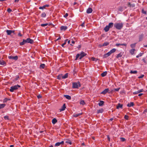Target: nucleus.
Segmentation results:
<instances>
[{
	"instance_id": "f257e3e1",
	"label": "nucleus",
	"mask_w": 147,
	"mask_h": 147,
	"mask_svg": "<svg viewBox=\"0 0 147 147\" xmlns=\"http://www.w3.org/2000/svg\"><path fill=\"white\" fill-rule=\"evenodd\" d=\"M86 54L84 52H82L78 54L76 56L75 60H76L79 57L80 59H81L84 56L86 55Z\"/></svg>"
},
{
	"instance_id": "f03ea898",
	"label": "nucleus",
	"mask_w": 147,
	"mask_h": 147,
	"mask_svg": "<svg viewBox=\"0 0 147 147\" xmlns=\"http://www.w3.org/2000/svg\"><path fill=\"white\" fill-rule=\"evenodd\" d=\"M123 25L122 23H115L114 25V26L117 29L120 30L123 28Z\"/></svg>"
},
{
	"instance_id": "7ed1b4c3",
	"label": "nucleus",
	"mask_w": 147,
	"mask_h": 147,
	"mask_svg": "<svg viewBox=\"0 0 147 147\" xmlns=\"http://www.w3.org/2000/svg\"><path fill=\"white\" fill-rule=\"evenodd\" d=\"M20 86L19 85H17L10 87L9 90L10 92H12L15 90H17L18 88H20Z\"/></svg>"
},
{
	"instance_id": "20e7f679",
	"label": "nucleus",
	"mask_w": 147,
	"mask_h": 147,
	"mask_svg": "<svg viewBox=\"0 0 147 147\" xmlns=\"http://www.w3.org/2000/svg\"><path fill=\"white\" fill-rule=\"evenodd\" d=\"M80 86L79 82H73L72 83V88H78Z\"/></svg>"
},
{
	"instance_id": "39448f33",
	"label": "nucleus",
	"mask_w": 147,
	"mask_h": 147,
	"mask_svg": "<svg viewBox=\"0 0 147 147\" xmlns=\"http://www.w3.org/2000/svg\"><path fill=\"white\" fill-rule=\"evenodd\" d=\"M109 89L108 88H106L103 91L101 92V94H106L107 92H109V93H111L113 91V90H112L111 92H109Z\"/></svg>"
},
{
	"instance_id": "423d86ee",
	"label": "nucleus",
	"mask_w": 147,
	"mask_h": 147,
	"mask_svg": "<svg viewBox=\"0 0 147 147\" xmlns=\"http://www.w3.org/2000/svg\"><path fill=\"white\" fill-rule=\"evenodd\" d=\"M8 58L9 59H12L15 60H16L18 59V57L17 56H10L8 57Z\"/></svg>"
},
{
	"instance_id": "0eeeda50",
	"label": "nucleus",
	"mask_w": 147,
	"mask_h": 147,
	"mask_svg": "<svg viewBox=\"0 0 147 147\" xmlns=\"http://www.w3.org/2000/svg\"><path fill=\"white\" fill-rule=\"evenodd\" d=\"M26 40L27 43H29L31 44H32L34 42V40L29 38H28L26 39Z\"/></svg>"
},
{
	"instance_id": "6e6552de",
	"label": "nucleus",
	"mask_w": 147,
	"mask_h": 147,
	"mask_svg": "<svg viewBox=\"0 0 147 147\" xmlns=\"http://www.w3.org/2000/svg\"><path fill=\"white\" fill-rule=\"evenodd\" d=\"M0 64L2 65H6V63L4 61L1 59L0 57Z\"/></svg>"
},
{
	"instance_id": "1a4fd4ad",
	"label": "nucleus",
	"mask_w": 147,
	"mask_h": 147,
	"mask_svg": "<svg viewBox=\"0 0 147 147\" xmlns=\"http://www.w3.org/2000/svg\"><path fill=\"white\" fill-rule=\"evenodd\" d=\"M67 28V27L66 26H61L60 27V30L62 31H65Z\"/></svg>"
},
{
	"instance_id": "9d476101",
	"label": "nucleus",
	"mask_w": 147,
	"mask_h": 147,
	"mask_svg": "<svg viewBox=\"0 0 147 147\" xmlns=\"http://www.w3.org/2000/svg\"><path fill=\"white\" fill-rule=\"evenodd\" d=\"M49 6V5L47 4L45 5L42 6L40 7L39 8V9H45L46 7H48Z\"/></svg>"
},
{
	"instance_id": "9b49d317",
	"label": "nucleus",
	"mask_w": 147,
	"mask_h": 147,
	"mask_svg": "<svg viewBox=\"0 0 147 147\" xmlns=\"http://www.w3.org/2000/svg\"><path fill=\"white\" fill-rule=\"evenodd\" d=\"M27 43L26 40L23 39V41L22 42L20 43V45H24L26 43Z\"/></svg>"
},
{
	"instance_id": "f8f14e48",
	"label": "nucleus",
	"mask_w": 147,
	"mask_h": 147,
	"mask_svg": "<svg viewBox=\"0 0 147 147\" xmlns=\"http://www.w3.org/2000/svg\"><path fill=\"white\" fill-rule=\"evenodd\" d=\"M111 54V53L110 52V51H109L104 55V57L105 58H106L110 55Z\"/></svg>"
},
{
	"instance_id": "ddd939ff",
	"label": "nucleus",
	"mask_w": 147,
	"mask_h": 147,
	"mask_svg": "<svg viewBox=\"0 0 147 147\" xmlns=\"http://www.w3.org/2000/svg\"><path fill=\"white\" fill-rule=\"evenodd\" d=\"M64 141H62L61 142H58L56 143L55 144V146H59L61 144H64Z\"/></svg>"
},
{
	"instance_id": "4468645a",
	"label": "nucleus",
	"mask_w": 147,
	"mask_h": 147,
	"mask_svg": "<svg viewBox=\"0 0 147 147\" xmlns=\"http://www.w3.org/2000/svg\"><path fill=\"white\" fill-rule=\"evenodd\" d=\"M128 6L129 7H134L135 6V5L134 4H131L130 2H128Z\"/></svg>"
},
{
	"instance_id": "2eb2a0df",
	"label": "nucleus",
	"mask_w": 147,
	"mask_h": 147,
	"mask_svg": "<svg viewBox=\"0 0 147 147\" xmlns=\"http://www.w3.org/2000/svg\"><path fill=\"white\" fill-rule=\"evenodd\" d=\"M92 9L91 8H89L86 11V13H92Z\"/></svg>"
},
{
	"instance_id": "dca6fc26",
	"label": "nucleus",
	"mask_w": 147,
	"mask_h": 147,
	"mask_svg": "<svg viewBox=\"0 0 147 147\" xmlns=\"http://www.w3.org/2000/svg\"><path fill=\"white\" fill-rule=\"evenodd\" d=\"M82 114V113H75L73 115V116L74 117H76Z\"/></svg>"
},
{
	"instance_id": "f3484780",
	"label": "nucleus",
	"mask_w": 147,
	"mask_h": 147,
	"mask_svg": "<svg viewBox=\"0 0 147 147\" xmlns=\"http://www.w3.org/2000/svg\"><path fill=\"white\" fill-rule=\"evenodd\" d=\"M65 142L70 145L72 144L71 141L68 139H66L65 140Z\"/></svg>"
},
{
	"instance_id": "a211bd4d",
	"label": "nucleus",
	"mask_w": 147,
	"mask_h": 147,
	"mask_svg": "<svg viewBox=\"0 0 147 147\" xmlns=\"http://www.w3.org/2000/svg\"><path fill=\"white\" fill-rule=\"evenodd\" d=\"M66 108L65 105V104H64L62 107L60 109V111H63Z\"/></svg>"
},
{
	"instance_id": "6ab92c4d",
	"label": "nucleus",
	"mask_w": 147,
	"mask_h": 147,
	"mask_svg": "<svg viewBox=\"0 0 147 147\" xmlns=\"http://www.w3.org/2000/svg\"><path fill=\"white\" fill-rule=\"evenodd\" d=\"M122 106L123 105L122 104L119 103L117 106V109H118L120 108H122Z\"/></svg>"
},
{
	"instance_id": "aec40b11",
	"label": "nucleus",
	"mask_w": 147,
	"mask_h": 147,
	"mask_svg": "<svg viewBox=\"0 0 147 147\" xmlns=\"http://www.w3.org/2000/svg\"><path fill=\"white\" fill-rule=\"evenodd\" d=\"M64 96L68 100H70L71 98V97L69 95H64Z\"/></svg>"
},
{
	"instance_id": "412c9836",
	"label": "nucleus",
	"mask_w": 147,
	"mask_h": 147,
	"mask_svg": "<svg viewBox=\"0 0 147 147\" xmlns=\"http://www.w3.org/2000/svg\"><path fill=\"white\" fill-rule=\"evenodd\" d=\"M113 23L112 22H110L109 24L107 26L108 27L110 28L113 27Z\"/></svg>"
},
{
	"instance_id": "4be33fe9",
	"label": "nucleus",
	"mask_w": 147,
	"mask_h": 147,
	"mask_svg": "<svg viewBox=\"0 0 147 147\" xmlns=\"http://www.w3.org/2000/svg\"><path fill=\"white\" fill-rule=\"evenodd\" d=\"M57 122V120L56 118H54L52 120V123L53 124H55Z\"/></svg>"
},
{
	"instance_id": "5701e85b",
	"label": "nucleus",
	"mask_w": 147,
	"mask_h": 147,
	"mask_svg": "<svg viewBox=\"0 0 147 147\" xmlns=\"http://www.w3.org/2000/svg\"><path fill=\"white\" fill-rule=\"evenodd\" d=\"M103 111V110L102 109H100L98 110H97V113L98 114L99 113H102Z\"/></svg>"
},
{
	"instance_id": "b1692460",
	"label": "nucleus",
	"mask_w": 147,
	"mask_h": 147,
	"mask_svg": "<svg viewBox=\"0 0 147 147\" xmlns=\"http://www.w3.org/2000/svg\"><path fill=\"white\" fill-rule=\"evenodd\" d=\"M107 74V72L106 71H104L101 74V76L102 77H103L105 76Z\"/></svg>"
},
{
	"instance_id": "393cba45",
	"label": "nucleus",
	"mask_w": 147,
	"mask_h": 147,
	"mask_svg": "<svg viewBox=\"0 0 147 147\" xmlns=\"http://www.w3.org/2000/svg\"><path fill=\"white\" fill-rule=\"evenodd\" d=\"M135 51V49H132L130 50L129 52L131 55H133L134 54V52Z\"/></svg>"
},
{
	"instance_id": "a878e982",
	"label": "nucleus",
	"mask_w": 147,
	"mask_h": 147,
	"mask_svg": "<svg viewBox=\"0 0 147 147\" xmlns=\"http://www.w3.org/2000/svg\"><path fill=\"white\" fill-rule=\"evenodd\" d=\"M109 28L107 26L104 28V30H105V31L106 32H107L109 30Z\"/></svg>"
},
{
	"instance_id": "bb28decb",
	"label": "nucleus",
	"mask_w": 147,
	"mask_h": 147,
	"mask_svg": "<svg viewBox=\"0 0 147 147\" xmlns=\"http://www.w3.org/2000/svg\"><path fill=\"white\" fill-rule=\"evenodd\" d=\"M134 105V102H131L130 103H128L127 105L128 107H131L133 106Z\"/></svg>"
},
{
	"instance_id": "cd10ccee",
	"label": "nucleus",
	"mask_w": 147,
	"mask_h": 147,
	"mask_svg": "<svg viewBox=\"0 0 147 147\" xmlns=\"http://www.w3.org/2000/svg\"><path fill=\"white\" fill-rule=\"evenodd\" d=\"M104 102L103 101L100 100L98 104V105L100 106H102L103 105Z\"/></svg>"
},
{
	"instance_id": "c85d7f7f",
	"label": "nucleus",
	"mask_w": 147,
	"mask_h": 147,
	"mask_svg": "<svg viewBox=\"0 0 147 147\" xmlns=\"http://www.w3.org/2000/svg\"><path fill=\"white\" fill-rule=\"evenodd\" d=\"M68 77V73H66L64 75L62 76V79H65Z\"/></svg>"
},
{
	"instance_id": "c756f323",
	"label": "nucleus",
	"mask_w": 147,
	"mask_h": 147,
	"mask_svg": "<svg viewBox=\"0 0 147 147\" xmlns=\"http://www.w3.org/2000/svg\"><path fill=\"white\" fill-rule=\"evenodd\" d=\"M6 105L5 104H0V109L4 108L5 106Z\"/></svg>"
},
{
	"instance_id": "7c9ffc66",
	"label": "nucleus",
	"mask_w": 147,
	"mask_h": 147,
	"mask_svg": "<svg viewBox=\"0 0 147 147\" xmlns=\"http://www.w3.org/2000/svg\"><path fill=\"white\" fill-rule=\"evenodd\" d=\"M11 30H6V32L8 35H10L11 34Z\"/></svg>"
},
{
	"instance_id": "2f4dec72",
	"label": "nucleus",
	"mask_w": 147,
	"mask_h": 147,
	"mask_svg": "<svg viewBox=\"0 0 147 147\" xmlns=\"http://www.w3.org/2000/svg\"><path fill=\"white\" fill-rule=\"evenodd\" d=\"M45 64H41L40 65V69H44L45 67Z\"/></svg>"
},
{
	"instance_id": "473e14b6",
	"label": "nucleus",
	"mask_w": 147,
	"mask_h": 147,
	"mask_svg": "<svg viewBox=\"0 0 147 147\" xmlns=\"http://www.w3.org/2000/svg\"><path fill=\"white\" fill-rule=\"evenodd\" d=\"M120 45H122V46H126V44H120L119 43H117L116 44V46L118 47Z\"/></svg>"
},
{
	"instance_id": "72a5a7b5",
	"label": "nucleus",
	"mask_w": 147,
	"mask_h": 147,
	"mask_svg": "<svg viewBox=\"0 0 147 147\" xmlns=\"http://www.w3.org/2000/svg\"><path fill=\"white\" fill-rule=\"evenodd\" d=\"M136 44V43L131 44L130 45V47L131 48H134L135 47Z\"/></svg>"
},
{
	"instance_id": "f704fd0d",
	"label": "nucleus",
	"mask_w": 147,
	"mask_h": 147,
	"mask_svg": "<svg viewBox=\"0 0 147 147\" xmlns=\"http://www.w3.org/2000/svg\"><path fill=\"white\" fill-rule=\"evenodd\" d=\"M46 14L45 12L42 13L41 14V16L42 18H45L46 16Z\"/></svg>"
},
{
	"instance_id": "c9c22d12",
	"label": "nucleus",
	"mask_w": 147,
	"mask_h": 147,
	"mask_svg": "<svg viewBox=\"0 0 147 147\" xmlns=\"http://www.w3.org/2000/svg\"><path fill=\"white\" fill-rule=\"evenodd\" d=\"M10 99H8V98H5L4 100H3V102H6L8 100H10Z\"/></svg>"
},
{
	"instance_id": "e433bc0d",
	"label": "nucleus",
	"mask_w": 147,
	"mask_h": 147,
	"mask_svg": "<svg viewBox=\"0 0 147 147\" xmlns=\"http://www.w3.org/2000/svg\"><path fill=\"white\" fill-rule=\"evenodd\" d=\"M116 51V49L115 48H113L110 51L111 53V54L115 52Z\"/></svg>"
},
{
	"instance_id": "4c0bfd02",
	"label": "nucleus",
	"mask_w": 147,
	"mask_h": 147,
	"mask_svg": "<svg viewBox=\"0 0 147 147\" xmlns=\"http://www.w3.org/2000/svg\"><path fill=\"white\" fill-rule=\"evenodd\" d=\"M62 74L59 75L57 77V79L59 80L61 79V78H62Z\"/></svg>"
},
{
	"instance_id": "58836bf2",
	"label": "nucleus",
	"mask_w": 147,
	"mask_h": 147,
	"mask_svg": "<svg viewBox=\"0 0 147 147\" xmlns=\"http://www.w3.org/2000/svg\"><path fill=\"white\" fill-rule=\"evenodd\" d=\"M109 43L108 42H104L102 45V46H106L109 45Z\"/></svg>"
},
{
	"instance_id": "ea45409f",
	"label": "nucleus",
	"mask_w": 147,
	"mask_h": 147,
	"mask_svg": "<svg viewBox=\"0 0 147 147\" xmlns=\"http://www.w3.org/2000/svg\"><path fill=\"white\" fill-rule=\"evenodd\" d=\"M80 103L81 105H84L85 104V103L84 100H82L80 101Z\"/></svg>"
},
{
	"instance_id": "a19ab883",
	"label": "nucleus",
	"mask_w": 147,
	"mask_h": 147,
	"mask_svg": "<svg viewBox=\"0 0 147 147\" xmlns=\"http://www.w3.org/2000/svg\"><path fill=\"white\" fill-rule=\"evenodd\" d=\"M122 55L121 54V53L118 54L117 56L116 57V58H118L119 57H122Z\"/></svg>"
},
{
	"instance_id": "79ce46f5",
	"label": "nucleus",
	"mask_w": 147,
	"mask_h": 147,
	"mask_svg": "<svg viewBox=\"0 0 147 147\" xmlns=\"http://www.w3.org/2000/svg\"><path fill=\"white\" fill-rule=\"evenodd\" d=\"M68 39H66L65 40V41H64V43L62 45H61V46L63 47H64V46L66 44V42H67V40Z\"/></svg>"
},
{
	"instance_id": "37998d69",
	"label": "nucleus",
	"mask_w": 147,
	"mask_h": 147,
	"mask_svg": "<svg viewBox=\"0 0 147 147\" xmlns=\"http://www.w3.org/2000/svg\"><path fill=\"white\" fill-rule=\"evenodd\" d=\"M123 8L122 7L120 6L118 8V10L119 11H123Z\"/></svg>"
},
{
	"instance_id": "c03bdc74",
	"label": "nucleus",
	"mask_w": 147,
	"mask_h": 147,
	"mask_svg": "<svg viewBox=\"0 0 147 147\" xmlns=\"http://www.w3.org/2000/svg\"><path fill=\"white\" fill-rule=\"evenodd\" d=\"M137 71H132V70H131L130 72V73L131 74H136L137 73Z\"/></svg>"
},
{
	"instance_id": "a18cd8bd",
	"label": "nucleus",
	"mask_w": 147,
	"mask_h": 147,
	"mask_svg": "<svg viewBox=\"0 0 147 147\" xmlns=\"http://www.w3.org/2000/svg\"><path fill=\"white\" fill-rule=\"evenodd\" d=\"M124 118L127 120H128L129 119V116L128 115H125L124 116Z\"/></svg>"
},
{
	"instance_id": "49530a36",
	"label": "nucleus",
	"mask_w": 147,
	"mask_h": 147,
	"mask_svg": "<svg viewBox=\"0 0 147 147\" xmlns=\"http://www.w3.org/2000/svg\"><path fill=\"white\" fill-rule=\"evenodd\" d=\"M48 25V23H46L45 24H41V26L42 27H45Z\"/></svg>"
},
{
	"instance_id": "de8ad7c7",
	"label": "nucleus",
	"mask_w": 147,
	"mask_h": 147,
	"mask_svg": "<svg viewBox=\"0 0 147 147\" xmlns=\"http://www.w3.org/2000/svg\"><path fill=\"white\" fill-rule=\"evenodd\" d=\"M121 141L122 142H124L125 140V138H120Z\"/></svg>"
},
{
	"instance_id": "09e8293b",
	"label": "nucleus",
	"mask_w": 147,
	"mask_h": 147,
	"mask_svg": "<svg viewBox=\"0 0 147 147\" xmlns=\"http://www.w3.org/2000/svg\"><path fill=\"white\" fill-rule=\"evenodd\" d=\"M37 97L38 99L40 98H42V96L41 95L39 94L37 96Z\"/></svg>"
},
{
	"instance_id": "8fccbe9b",
	"label": "nucleus",
	"mask_w": 147,
	"mask_h": 147,
	"mask_svg": "<svg viewBox=\"0 0 147 147\" xmlns=\"http://www.w3.org/2000/svg\"><path fill=\"white\" fill-rule=\"evenodd\" d=\"M4 118L5 120H8L9 119V117L8 116H5L4 117Z\"/></svg>"
},
{
	"instance_id": "3c124183",
	"label": "nucleus",
	"mask_w": 147,
	"mask_h": 147,
	"mask_svg": "<svg viewBox=\"0 0 147 147\" xmlns=\"http://www.w3.org/2000/svg\"><path fill=\"white\" fill-rule=\"evenodd\" d=\"M142 55V53H140V54H139V55H137L136 56V57L137 58H138L139 57H140Z\"/></svg>"
},
{
	"instance_id": "603ef678",
	"label": "nucleus",
	"mask_w": 147,
	"mask_h": 147,
	"mask_svg": "<svg viewBox=\"0 0 147 147\" xmlns=\"http://www.w3.org/2000/svg\"><path fill=\"white\" fill-rule=\"evenodd\" d=\"M139 93V92L138 91H138H137L135 92H134L133 93V94H138Z\"/></svg>"
},
{
	"instance_id": "864d4df0",
	"label": "nucleus",
	"mask_w": 147,
	"mask_h": 147,
	"mask_svg": "<svg viewBox=\"0 0 147 147\" xmlns=\"http://www.w3.org/2000/svg\"><path fill=\"white\" fill-rule=\"evenodd\" d=\"M120 89V88H115L114 89L115 91H118Z\"/></svg>"
},
{
	"instance_id": "5fc2aeb1",
	"label": "nucleus",
	"mask_w": 147,
	"mask_h": 147,
	"mask_svg": "<svg viewBox=\"0 0 147 147\" xmlns=\"http://www.w3.org/2000/svg\"><path fill=\"white\" fill-rule=\"evenodd\" d=\"M144 76V75H142L140 76L139 77H138V78H143Z\"/></svg>"
},
{
	"instance_id": "6e6d98bb",
	"label": "nucleus",
	"mask_w": 147,
	"mask_h": 147,
	"mask_svg": "<svg viewBox=\"0 0 147 147\" xmlns=\"http://www.w3.org/2000/svg\"><path fill=\"white\" fill-rule=\"evenodd\" d=\"M142 13H144L145 14H146V11H145L144 10V9H142Z\"/></svg>"
},
{
	"instance_id": "4d7b16f0",
	"label": "nucleus",
	"mask_w": 147,
	"mask_h": 147,
	"mask_svg": "<svg viewBox=\"0 0 147 147\" xmlns=\"http://www.w3.org/2000/svg\"><path fill=\"white\" fill-rule=\"evenodd\" d=\"M12 11V10L9 8H8L7 10L8 12L10 13Z\"/></svg>"
},
{
	"instance_id": "13d9d810",
	"label": "nucleus",
	"mask_w": 147,
	"mask_h": 147,
	"mask_svg": "<svg viewBox=\"0 0 147 147\" xmlns=\"http://www.w3.org/2000/svg\"><path fill=\"white\" fill-rule=\"evenodd\" d=\"M92 59L93 61H97V59L94 57H92Z\"/></svg>"
},
{
	"instance_id": "bf43d9fd",
	"label": "nucleus",
	"mask_w": 147,
	"mask_h": 147,
	"mask_svg": "<svg viewBox=\"0 0 147 147\" xmlns=\"http://www.w3.org/2000/svg\"><path fill=\"white\" fill-rule=\"evenodd\" d=\"M138 91L140 93L142 92L143 91V89H140V90H138Z\"/></svg>"
},
{
	"instance_id": "052dcab7",
	"label": "nucleus",
	"mask_w": 147,
	"mask_h": 147,
	"mask_svg": "<svg viewBox=\"0 0 147 147\" xmlns=\"http://www.w3.org/2000/svg\"><path fill=\"white\" fill-rule=\"evenodd\" d=\"M68 16V14L67 13H66L65 15L64 16V17L65 18H66Z\"/></svg>"
},
{
	"instance_id": "680f3d73",
	"label": "nucleus",
	"mask_w": 147,
	"mask_h": 147,
	"mask_svg": "<svg viewBox=\"0 0 147 147\" xmlns=\"http://www.w3.org/2000/svg\"><path fill=\"white\" fill-rule=\"evenodd\" d=\"M81 26H82L83 27H84V23L83 22V23L81 25Z\"/></svg>"
},
{
	"instance_id": "e2e57ef3",
	"label": "nucleus",
	"mask_w": 147,
	"mask_h": 147,
	"mask_svg": "<svg viewBox=\"0 0 147 147\" xmlns=\"http://www.w3.org/2000/svg\"><path fill=\"white\" fill-rule=\"evenodd\" d=\"M107 138L109 141H110V138L109 136H107Z\"/></svg>"
},
{
	"instance_id": "0e129e2a",
	"label": "nucleus",
	"mask_w": 147,
	"mask_h": 147,
	"mask_svg": "<svg viewBox=\"0 0 147 147\" xmlns=\"http://www.w3.org/2000/svg\"><path fill=\"white\" fill-rule=\"evenodd\" d=\"M18 36H22V34H21L19 32L18 34Z\"/></svg>"
},
{
	"instance_id": "69168bd1",
	"label": "nucleus",
	"mask_w": 147,
	"mask_h": 147,
	"mask_svg": "<svg viewBox=\"0 0 147 147\" xmlns=\"http://www.w3.org/2000/svg\"><path fill=\"white\" fill-rule=\"evenodd\" d=\"M143 94V93H140L138 94V96H141Z\"/></svg>"
},
{
	"instance_id": "338daca9",
	"label": "nucleus",
	"mask_w": 147,
	"mask_h": 147,
	"mask_svg": "<svg viewBox=\"0 0 147 147\" xmlns=\"http://www.w3.org/2000/svg\"><path fill=\"white\" fill-rule=\"evenodd\" d=\"M11 33H13V34H14V32H15V31L14 30H11Z\"/></svg>"
},
{
	"instance_id": "774afa93",
	"label": "nucleus",
	"mask_w": 147,
	"mask_h": 147,
	"mask_svg": "<svg viewBox=\"0 0 147 147\" xmlns=\"http://www.w3.org/2000/svg\"><path fill=\"white\" fill-rule=\"evenodd\" d=\"M142 61L144 62L145 63H146V61H145L144 58L142 59Z\"/></svg>"
}]
</instances>
